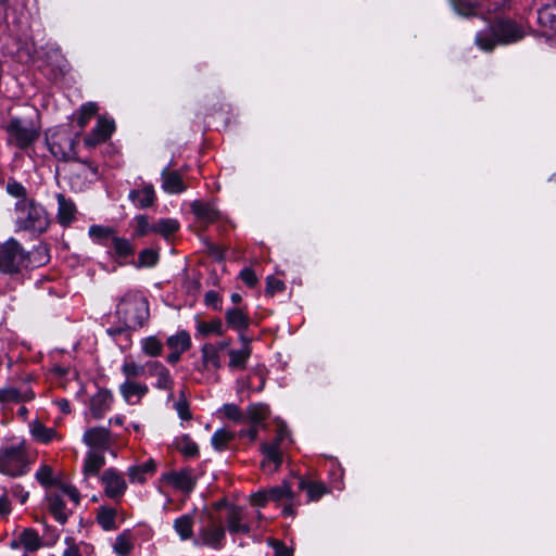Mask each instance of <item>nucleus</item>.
<instances>
[{
	"label": "nucleus",
	"instance_id": "473e14b6",
	"mask_svg": "<svg viewBox=\"0 0 556 556\" xmlns=\"http://www.w3.org/2000/svg\"><path fill=\"white\" fill-rule=\"evenodd\" d=\"M168 480L182 491L190 492L194 488V480L189 471L172 472Z\"/></svg>",
	"mask_w": 556,
	"mask_h": 556
},
{
	"label": "nucleus",
	"instance_id": "423d86ee",
	"mask_svg": "<svg viewBox=\"0 0 556 556\" xmlns=\"http://www.w3.org/2000/svg\"><path fill=\"white\" fill-rule=\"evenodd\" d=\"M8 142L20 149L34 144L40 135V125L30 118L13 117L5 126Z\"/></svg>",
	"mask_w": 556,
	"mask_h": 556
},
{
	"label": "nucleus",
	"instance_id": "09e8293b",
	"mask_svg": "<svg viewBox=\"0 0 556 556\" xmlns=\"http://www.w3.org/2000/svg\"><path fill=\"white\" fill-rule=\"evenodd\" d=\"M7 192L12 197L17 198L18 200L28 199L26 197L27 195L26 188L22 184L15 181V180L8 181Z\"/></svg>",
	"mask_w": 556,
	"mask_h": 556
},
{
	"label": "nucleus",
	"instance_id": "ea45409f",
	"mask_svg": "<svg viewBox=\"0 0 556 556\" xmlns=\"http://www.w3.org/2000/svg\"><path fill=\"white\" fill-rule=\"evenodd\" d=\"M31 434L34 438L42 443L50 442L56 434L52 428L45 427L41 422H34L31 426Z\"/></svg>",
	"mask_w": 556,
	"mask_h": 556
},
{
	"label": "nucleus",
	"instance_id": "680f3d73",
	"mask_svg": "<svg viewBox=\"0 0 556 556\" xmlns=\"http://www.w3.org/2000/svg\"><path fill=\"white\" fill-rule=\"evenodd\" d=\"M240 277L243 280V282L251 288L257 283V277L255 273L250 268H244L240 273Z\"/></svg>",
	"mask_w": 556,
	"mask_h": 556
},
{
	"label": "nucleus",
	"instance_id": "3c124183",
	"mask_svg": "<svg viewBox=\"0 0 556 556\" xmlns=\"http://www.w3.org/2000/svg\"><path fill=\"white\" fill-rule=\"evenodd\" d=\"M175 409H176L178 416L182 420L191 419V413H190V409H189V403L187 402V400L185 397L179 399L175 403Z\"/></svg>",
	"mask_w": 556,
	"mask_h": 556
},
{
	"label": "nucleus",
	"instance_id": "f3484780",
	"mask_svg": "<svg viewBox=\"0 0 556 556\" xmlns=\"http://www.w3.org/2000/svg\"><path fill=\"white\" fill-rule=\"evenodd\" d=\"M147 384L126 380L119 386V393L123 399L131 405L138 404L140 400L148 393Z\"/></svg>",
	"mask_w": 556,
	"mask_h": 556
},
{
	"label": "nucleus",
	"instance_id": "79ce46f5",
	"mask_svg": "<svg viewBox=\"0 0 556 556\" xmlns=\"http://www.w3.org/2000/svg\"><path fill=\"white\" fill-rule=\"evenodd\" d=\"M98 112V105L93 102L85 103L80 106L77 116V123L80 128H84L91 117Z\"/></svg>",
	"mask_w": 556,
	"mask_h": 556
},
{
	"label": "nucleus",
	"instance_id": "f704fd0d",
	"mask_svg": "<svg viewBox=\"0 0 556 556\" xmlns=\"http://www.w3.org/2000/svg\"><path fill=\"white\" fill-rule=\"evenodd\" d=\"M89 236L98 243L109 245L112 237H114V229L111 227L93 225L89 228Z\"/></svg>",
	"mask_w": 556,
	"mask_h": 556
},
{
	"label": "nucleus",
	"instance_id": "6e6552de",
	"mask_svg": "<svg viewBox=\"0 0 556 556\" xmlns=\"http://www.w3.org/2000/svg\"><path fill=\"white\" fill-rule=\"evenodd\" d=\"M26 257L21 244L16 240L10 239L0 248V270L10 274L16 273Z\"/></svg>",
	"mask_w": 556,
	"mask_h": 556
},
{
	"label": "nucleus",
	"instance_id": "dca6fc26",
	"mask_svg": "<svg viewBox=\"0 0 556 556\" xmlns=\"http://www.w3.org/2000/svg\"><path fill=\"white\" fill-rule=\"evenodd\" d=\"M114 130V123L104 118H99L91 134L88 135L84 142L88 147H96L109 139Z\"/></svg>",
	"mask_w": 556,
	"mask_h": 556
},
{
	"label": "nucleus",
	"instance_id": "774afa93",
	"mask_svg": "<svg viewBox=\"0 0 556 556\" xmlns=\"http://www.w3.org/2000/svg\"><path fill=\"white\" fill-rule=\"evenodd\" d=\"M11 513V503L5 493L0 496V515L7 516Z\"/></svg>",
	"mask_w": 556,
	"mask_h": 556
},
{
	"label": "nucleus",
	"instance_id": "603ef678",
	"mask_svg": "<svg viewBox=\"0 0 556 556\" xmlns=\"http://www.w3.org/2000/svg\"><path fill=\"white\" fill-rule=\"evenodd\" d=\"M99 523L103 527L105 530H110L114 527L115 522V514L113 510H104L102 511L98 517Z\"/></svg>",
	"mask_w": 556,
	"mask_h": 556
},
{
	"label": "nucleus",
	"instance_id": "bb28decb",
	"mask_svg": "<svg viewBox=\"0 0 556 556\" xmlns=\"http://www.w3.org/2000/svg\"><path fill=\"white\" fill-rule=\"evenodd\" d=\"M105 465V457L103 454L91 451L88 452L84 464V476H96Z\"/></svg>",
	"mask_w": 556,
	"mask_h": 556
},
{
	"label": "nucleus",
	"instance_id": "c85d7f7f",
	"mask_svg": "<svg viewBox=\"0 0 556 556\" xmlns=\"http://www.w3.org/2000/svg\"><path fill=\"white\" fill-rule=\"evenodd\" d=\"M20 543L26 552L34 553L38 551L42 543L38 532L31 528L25 529L20 534Z\"/></svg>",
	"mask_w": 556,
	"mask_h": 556
},
{
	"label": "nucleus",
	"instance_id": "c03bdc74",
	"mask_svg": "<svg viewBox=\"0 0 556 556\" xmlns=\"http://www.w3.org/2000/svg\"><path fill=\"white\" fill-rule=\"evenodd\" d=\"M456 13L463 16L475 14L476 4L471 0H450Z\"/></svg>",
	"mask_w": 556,
	"mask_h": 556
},
{
	"label": "nucleus",
	"instance_id": "5701e85b",
	"mask_svg": "<svg viewBox=\"0 0 556 556\" xmlns=\"http://www.w3.org/2000/svg\"><path fill=\"white\" fill-rule=\"evenodd\" d=\"M252 350L248 348L229 349L228 350V368L231 371L244 370L248 365V361L251 356Z\"/></svg>",
	"mask_w": 556,
	"mask_h": 556
},
{
	"label": "nucleus",
	"instance_id": "1a4fd4ad",
	"mask_svg": "<svg viewBox=\"0 0 556 556\" xmlns=\"http://www.w3.org/2000/svg\"><path fill=\"white\" fill-rule=\"evenodd\" d=\"M296 484L298 490L305 491L307 501L313 500V482L303 477H295L292 481H285L282 484L269 489L270 501H291L293 498L292 485Z\"/></svg>",
	"mask_w": 556,
	"mask_h": 556
},
{
	"label": "nucleus",
	"instance_id": "49530a36",
	"mask_svg": "<svg viewBox=\"0 0 556 556\" xmlns=\"http://www.w3.org/2000/svg\"><path fill=\"white\" fill-rule=\"evenodd\" d=\"M159 261V254L152 249H144L139 254V266L153 267Z\"/></svg>",
	"mask_w": 556,
	"mask_h": 556
},
{
	"label": "nucleus",
	"instance_id": "4be33fe9",
	"mask_svg": "<svg viewBox=\"0 0 556 556\" xmlns=\"http://www.w3.org/2000/svg\"><path fill=\"white\" fill-rule=\"evenodd\" d=\"M191 210L198 219L206 224L214 223L219 218V212L211 203L193 201L191 203Z\"/></svg>",
	"mask_w": 556,
	"mask_h": 556
},
{
	"label": "nucleus",
	"instance_id": "e2e57ef3",
	"mask_svg": "<svg viewBox=\"0 0 556 556\" xmlns=\"http://www.w3.org/2000/svg\"><path fill=\"white\" fill-rule=\"evenodd\" d=\"M79 174L85 178H96L98 175V168L90 163L81 162Z\"/></svg>",
	"mask_w": 556,
	"mask_h": 556
},
{
	"label": "nucleus",
	"instance_id": "412c9836",
	"mask_svg": "<svg viewBox=\"0 0 556 556\" xmlns=\"http://www.w3.org/2000/svg\"><path fill=\"white\" fill-rule=\"evenodd\" d=\"M58 200V222L62 226H68L75 218L76 206L74 202L70 199H66L62 193L56 194Z\"/></svg>",
	"mask_w": 556,
	"mask_h": 556
},
{
	"label": "nucleus",
	"instance_id": "20e7f679",
	"mask_svg": "<svg viewBox=\"0 0 556 556\" xmlns=\"http://www.w3.org/2000/svg\"><path fill=\"white\" fill-rule=\"evenodd\" d=\"M290 442L291 439L287 426L282 422H278L276 435L273 441L263 442L261 444V452L264 456L262 467L266 472L273 473L278 470L282 464L283 452Z\"/></svg>",
	"mask_w": 556,
	"mask_h": 556
},
{
	"label": "nucleus",
	"instance_id": "a19ab883",
	"mask_svg": "<svg viewBox=\"0 0 556 556\" xmlns=\"http://www.w3.org/2000/svg\"><path fill=\"white\" fill-rule=\"evenodd\" d=\"M197 329L198 332L203 337H207L211 333H215L218 336H222L224 333L223 323L219 319H214L210 323L200 321L198 323Z\"/></svg>",
	"mask_w": 556,
	"mask_h": 556
},
{
	"label": "nucleus",
	"instance_id": "393cba45",
	"mask_svg": "<svg viewBox=\"0 0 556 556\" xmlns=\"http://www.w3.org/2000/svg\"><path fill=\"white\" fill-rule=\"evenodd\" d=\"M155 471V463L149 459L143 464L130 466L128 468V477L132 483H143L148 476H152Z\"/></svg>",
	"mask_w": 556,
	"mask_h": 556
},
{
	"label": "nucleus",
	"instance_id": "39448f33",
	"mask_svg": "<svg viewBox=\"0 0 556 556\" xmlns=\"http://www.w3.org/2000/svg\"><path fill=\"white\" fill-rule=\"evenodd\" d=\"M117 314L127 328L142 327L149 318L148 300L141 295L128 294L117 305Z\"/></svg>",
	"mask_w": 556,
	"mask_h": 556
},
{
	"label": "nucleus",
	"instance_id": "864d4df0",
	"mask_svg": "<svg viewBox=\"0 0 556 556\" xmlns=\"http://www.w3.org/2000/svg\"><path fill=\"white\" fill-rule=\"evenodd\" d=\"M285 289V283L275 278V277H268L266 281V293L269 295H274L276 292H280Z\"/></svg>",
	"mask_w": 556,
	"mask_h": 556
},
{
	"label": "nucleus",
	"instance_id": "a878e982",
	"mask_svg": "<svg viewBox=\"0 0 556 556\" xmlns=\"http://www.w3.org/2000/svg\"><path fill=\"white\" fill-rule=\"evenodd\" d=\"M538 21L540 25L556 34V3L546 4L538 11Z\"/></svg>",
	"mask_w": 556,
	"mask_h": 556
},
{
	"label": "nucleus",
	"instance_id": "6ab92c4d",
	"mask_svg": "<svg viewBox=\"0 0 556 556\" xmlns=\"http://www.w3.org/2000/svg\"><path fill=\"white\" fill-rule=\"evenodd\" d=\"M129 200L139 208H147L155 201V191L152 185H144L141 189L131 190Z\"/></svg>",
	"mask_w": 556,
	"mask_h": 556
},
{
	"label": "nucleus",
	"instance_id": "c756f323",
	"mask_svg": "<svg viewBox=\"0 0 556 556\" xmlns=\"http://www.w3.org/2000/svg\"><path fill=\"white\" fill-rule=\"evenodd\" d=\"M166 344L172 351H178L184 353L190 349L191 338L187 331L181 330L176 334L168 337L166 340Z\"/></svg>",
	"mask_w": 556,
	"mask_h": 556
},
{
	"label": "nucleus",
	"instance_id": "338daca9",
	"mask_svg": "<svg viewBox=\"0 0 556 556\" xmlns=\"http://www.w3.org/2000/svg\"><path fill=\"white\" fill-rule=\"evenodd\" d=\"M12 493L21 504H24L28 498V492L25 491L20 484H16L12 488Z\"/></svg>",
	"mask_w": 556,
	"mask_h": 556
},
{
	"label": "nucleus",
	"instance_id": "6e6d98bb",
	"mask_svg": "<svg viewBox=\"0 0 556 556\" xmlns=\"http://www.w3.org/2000/svg\"><path fill=\"white\" fill-rule=\"evenodd\" d=\"M18 396H20V393L14 388L0 389V402L1 403L17 401Z\"/></svg>",
	"mask_w": 556,
	"mask_h": 556
},
{
	"label": "nucleus",
	"instance_id": "aec40b11",
	"mask_svg": "<svg viewBox=\"0 0 556 556\" xmlns=\"http://www.w3.org/2000/svg\"><path fill=\"white\" fill-rule=\"evenodd\" d=\"M225 318L228 327L237 330L238 332L247 330L250 325V318L248 314L240 307H232L227 309Z\"/></svg>",
	"mask_w": 556,
	"mask_h": 556
},
{
	"label": "nucleus",
	"instance_id": "f257e3e1",
	"mask_svg": "<svg viewBox=\"0 0 556 556\" xmlns=\"http://www.w3.org/2000/svg\"><path fill=\"white\" fill-rule=\"evenodd\" d=\"M33 463L34 455L24 441L0 446V473L11 478L24 477Z\"/></svg>",
	"mask_w": 556,
	"mask_h": 556
},
{
	"label": "nucleus",
	"instance_id": "72a5a7b5",
	"mask_svg": "<svg viewBox=\"0 0 556 556\" xmlns=\"http://www.w3.org/2000/svg\"><path fill=\"white\" fill-rule=\"evenodd\" d=\"M49 511L53 517L61 523H65L67 520V514L65 511V504L60 495L52 494L48 497Z\"/></svg>",
	"mask_w": 556,
	"mask_h": 556
},
{
	"label": "nucleus",
	"instance_id": "4c0bfd02",
	"mask_svg": "<svg viewBox=\"0 0 556 556\" xmlns=\"http://www.w3.org/2000/svg\"><path fill=\"white\" fill-rule=\"evenodd\" d=\"M151 232H154V224L149 223L146 215H138L134 218V237L141 238Z\"/></svg>",
	"mask_w": 556,
	"mask_h": 556
},
{
	"label": "nucleus",
	"instance_id": "ddd939ff",
	"mask_svg": "<svg viewBox=\"0 0 556 556\" xmlns=\"http://www.w3.org/2000/svg\"><path fill=\"white\" fill-rule=\"evenodd\" d=\"M83 441L89 447L103 452L111 445V432L104 427H93L86 430Z\"/></svg>",
	"mask_w": 556,
	"mask_h": 556
},
{
	"label": "nucleus",
	"instance_id": "052dcab7",
	"mask_svg": "<svg viewBox=\"0 0 556 556\" xmlns=\"http://www.w3.org/2000/svg\"><path fill=\"white\" fill-rule=\"evenodd\" d=\"M65 544L67 545V547L64 549L62 556H83L74 539L66 538Z\"/></svg>",
	"mask_w": 556,
	"mask_h": 556
},
{
	"label": "nucleus",
	"instance_id": "7c9ffc66",
	"mask_svg": "<svg viewBox=\"0 0 556 556\" xmlns=\"http://www.w3.org/2000/svg\"><path fill=\"white\" fill-rule=\"evenodd\" d=\"M140 346L142 353L148 357H157L163 353V343L155 336L141 339Z\"/></svg>",
	"mask_w": 556,
	"mask_h": 556
},
{
	"label": "nucleus",
	"instance_id": "0e129e2a",
	"mask_svg": "<svg viewBox=\"0 0 556 556\" xmlns=\"http://www.w3.org/2000/svg\"><path fill=\"white\" fill-rule=\"evenodd\" d=\"M258 427L252 425L250 429L240 430L238 435L240 438H248L251 442H254L257 439Z\"/></svg>",
	"mask_w": 556,
	"mask_h": 556
},
{
	"label": "nucleus",
	"instance_id": "8fccbe9b",
	"mask_svg": "<svg viewBox=\"0 0 556 556\" xmlns=\"http://www.w3.org/2000/svg\"><path fill=\"white\" fill-rule=\"evenodd\" d=\"M131 547V543L124 535L117 536L114 543V551L119 556H126L130 552Z\"/></svg>",
	"mask_w": 556,
	"mask_h": 556
},
{
	"label": "nucleus",
	"instance_id": "4d7b16f0",
	"mask_svg": "<svg viewBox=\"0 0 556 556\" xmlns=\"http://www.w3.org/2000/svg\"><path fill=\"white\" fill-rule=\"evenodd\" d=\"M269 545L273 547L275 556H290L291 555V549L278 540H271L269 542Z\"/></svg>",
	"mask_w": 556,
	"mask_h": 556
},
{
	"label": "nucleus",
	"instance_id": "de8ad7c7",
	"mask_svg": "<svg viewBox=\"0 0 556 556\" xmlns=\"http://www.w3.org/2000/svg\"><path fill=\"white\" fill-rule=\"evenodd\" d=\"M52 476H53L52 469H51V467H49L47 465L41 466L35 475L38 482L43 486H50V485L54 484V480H53Z\"/></svg>",
	"mask_w": 556,
	"mask_h": 556
},
{
	"label": "nucleus",
	"instance_id": "2eb2a0df",
	"mask_svg": "<svg viewBox=\"0 0 556 556\" xmlns=\"http://www.w3.org/2000/svg\"><path fill=\"white\" fill-rule=\"evenodd\" d=\"M227 530L232 534H248L251 530L241 507L230 506L226 516Z\"/></svg>",
	"mask_w": 556,
	"mask_h": 556
},
{
	"label": "nucleus",
	"instance_id": "13d9d810",
	"mask_svg": "<svg viewBox=\"0 0 556 556\" xmlns=\"http://www.w3.org/2000/svg\"><path fill=\"white\" fill-rule=\"evenodd\" d=\"M60 488H61V491L75 503V505L79 504L80 494L75 486L70 485V484H61Z\"/></svg>",
	"mask_w": 556,
	"mask_h": 556
},
{
	"label": "nucleus",
	"instance_id": "37998d69",
	"mask_svg": "<svg viewBox=\"0 0 556 556\" xmlns=\"http://www.w3.org/2000/svg\"><path fill=\"white\" fill-rule=\"evenodd\" d=\"M146 371V364L139 365L134 361H125L122 366V372L127 378L126 380L135 379Z\"/></svg>",
	"mask_w": 556,
	"mask_h": 556
},
{
	"label": "nucleus",
	"instance_id": "f03ea898",
	"mask_svg": "<svg viewBox=\"0 0 556 556\" xmlns=\"http://www.w3.org/2000/svg\"><path fill=\"white\" fill-rule=\"evenodd\" d=\"M523 30L509 20L495 21L486 30L476 35V45L485 52H490L496 45H509L520 40Z\"/></svg>",
	"mask_w": 556,
	"mask_h": 556
},
{
	"label": "nucleus",
	"instance_id": "f8f14e48",
	"mask_svg": "<svg viewBox=\"0 0 556 556\" xmlns=\"http://www.w3.org/2000/svg\"><path fill=\"white\" fill-rule=\"evenodd\" d=\"M101 481L104 488V493L110 498H118L123 496L127 489L124 478L113 468L106 469Z\"/></svg>",
	"mask_w": 556,
	"mask_h": 556
},
{
	"label": "nucleus",
	"instance_id": "58836bf2",
	"mask_svg": "<svg viewBox=\"0 0 556 556\" xmlns=\"http://www.w3.org/2000/svg\"><path fill=\"white\" fill-rule=\"evenodd\" d=\"M179 229V223L173 218L160 219L154 224V232L162 235L164 238L170 237Z\"/></svg>",
	"mask_w": 556,
	"mask_h": 556
},
{
	"label": "nucleus",
	"instance_id": "cd10ccee",
	"mask_svg": "<svg viewBox=\"0 0 556 556\" xmlns=\"http://www.w3.org/2000/svg\"><path fill=\"white\" fill-rule=\"evenodd\" d=\"M201 358L204 369L222 367L220 353L213 346V343H205L201 346Z\"/></svg>",
	"mask_w": 556,
	"mask_h": 556
},
{
	"label": "nucleus",
	"instance_id": "2f4dec72",
	"mask_svg": "<svg viewBox=\"0 0 556 556\" xmlns=\"http://www.w3.org/2000/svg\"><path fill=\"white\" fill-rule=\"evenodd\" d=\"M269 416V408L265 404H251L248 407L247 418L251 422L258 427Z\"/></svg>",
	"mask_w": 556,
	"mask_h": 556
},
{
	"label": "nucleus",
	"instance_id": "bf43d9fd",
	"mask_svg": "<svg viewBox=\"0 0 556 556\" xmlns=\"http://www.w3.org/2000/svg\"><path fill=\"white\" fill-rule=\"evenodd\" d=\"M268 501L270 498L267 491H258L250 497V502L254 506H264Z\"/></svg>",
	"mask_w": 556,
	"mask_h": 556
},
{
	"label": "nucleus",
	"instance_id": "9b49d317",
	"mask_svg": "<svg viewBox=\"0 0 556 556\" xmlns=\"http://www.w3.org/2000/svg\"><path fill=\"white\" fill-rule=\"evenodd\" d=\"M146 372L150 378H154L153 387L157 390L168 392V400L173 399L174 379L169 369L159 361H149L146 363Z\"/></svg>",
	"mask_w": 556,
	"mask_h": 556
},
{
	"label": "nucleus",
	"instance_id": "a211bd4d",
	"mask_svg": "<svg viewBox=\"0 0 556 556\" xmlns=\"http://www.w3.org/2000/svg\"><path fill=\"white\" fill-rule=\"evenodd\" d=\"M113 395L109 391H99L90 400V413L93 418L100 419L111 408Z\"/></svg>",
	"mask_w": 556,
	"mask_h": 556
},
{
	"label": "nucleus",
	"instance_id": "7ed1b4c3",
	"mask_svg": "<svg viewBox=\"0 0 556 556\" xmlns=\"http://www.w3.org/2000/svg\"><path fill=\"white\" fill-rule=\"evenodd\" d=\"M14 215L16 227L20 230L43 232L49 226L45 208L33 199L17 200Z\"/></svg>",
	"mask_w": 556,
	"mask_h": 556
},
{
	"label": "nucleus",
	"instance_id": "9d476101",
	"mask_svg": "<svg viewBox=\"0 0 556 556\" xmlns=\"http://www.w3.org/2000/svg\"><path fill=\"white\" fill-rule=\"evenodd\" d=\"M50 152L59 160L68 161L75 155L76 140L66 131H55L47 137Z\"/></svg>",
	"mask_w": 556,
	"mask_h": 556
},
{
	"label": "nucleus",
	"instance_id": "a18cd8bd",
	"mask_svg": "<svg viewBox=\"0 0 556 556\" xmlns=\"http://www.w3.org/2000/svg\"><path fill=\"white\" fill-rule=\"evenodd\" d=\"M222 412L225 415V417L235 422H242L245 420L244 414L236 404H225L222 407Z\"/></svg>",
	"mask_w": 556,
	"mask_h": 556
},
{
	"label": "nucleus",
	"instance_id": "c9c22d12",
	"mask_svg": "<svg viewBox=\"0 0 556 556\" xmlns=\"http://www.w3.org/2000/svg\"><path fill=\"white\" fill-rule=\"evenodd\" d=\"M110 244L113 247L115 254L118 257H127L135 253V248L126 238L117 237L114 235Z\"/></svg>",
	"mask_w": 556,
	"mask_h": 556
},
{
	"label": "nucleus",
	"instance_id": "4468645a",
	"mask_svg": "<svg viewBox=\"0 0 556 556\" xmlns=\"http://www.w3.org/2000/svg\"><path fill=\"white\" fill-rule=\"evenodd\" d=\"M162 189L166 193L178 194L182 193L187 189V185L182 179V175L179 170L170 169V165L163 168L161 173Z\"/></svg>",
	"mask_w": 556,
	"mask_h": 556
},
{
	"label": "nucleus",
	"instance_id": "0eeeda50",
	"mask_svg": "<svg viewBox=\"0 0 556 556\" xmlns=\"http://www.w3.org/2000/svg\"><path fill=\"white\" fill-rule=\"evenodd\" d=\"M226 528L220 520L212 514L202 518L201 526L198 528L194 536V546H204L214 551H219L225 546Z\"/></svg>",
	"mask_w": 556,
	"mask_h": 556
},
{
	"label": "nucleus",
	"instance_id": "e433bc0d",
	"mask_svg": "<svg viewBox=\"0 0 556 556\" xmlns=\"http://www.w3.org/2000/svg\"><path fill=\"white\" fill-rule=\"evenodd\" d=\"M235 438V434L225 429V428H222V429H218L216 430L213 435H212V439H211V442H212V445L213 447L216 450V451H224L228 443Z\"/></svg>",
	"mask_w": 556,
	"mask_h": 556
},
{
	"label": "nucleus",
	"instance_id": "b1692460",
	"mask_svg": "<svg viewBox=\"0 0 556 556\" xmlns=\"http://www.w3.org/2000/svg\"><path fill=\"white\" fill-rule=\"evenodd\" d=\"M173 528L181 541H194L193 517L191 515H182L174 520Z\"/></svg>",
	"mask_w": 556,
	"mask_h": 556
},
{
	"label": "nucleus",
	"instance_id": "5fc2aeb1",
	"mask_svg": "<svg viewBox=\"0 0 556 556\" xmlns=\"http://www.w3.org/2000/svg\"><path fill=\"white\" fill-rule=\"evenodd\" d=\"M205 304L216 311L222 309V299L216 291H207L204 298Z\"/></svg>",
	"mask_w": 556,
	"mask_h": 556
},
{
	"label": "nucleus",
	"instance_id": "69168bd1",
	"mask_svg": "<svg viewBox=\"0 0 556 556\" xmlns=\"http://www.w3.org/2000/svg\"><path fill=\"white\" fill-rule=\"evenodd\" d=\"M180 451L182 454L192 457L198 454L199 448L195 443L188 441L180 447Z\"/></svg>",
	"mask_w": 556,
	"mask_h": 556
}]
</instances>
